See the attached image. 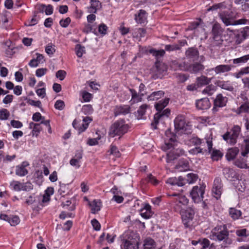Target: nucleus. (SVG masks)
Wrapping results in <instances>:
<instances>
[{
	"label": "nucleus",
	"mask_w": 249,
	"mask_h": 249,
	"mask_svg": "<svg viewBox=\"0 0 249 249\" xmlns=\"http://www.w3.org/2000/svg\"><path fill=\"white\" fill-rule=\"evenodd\" d=\"M165 143L162 146V149L165 151L170 150L167 153L166 161L167 162H170L177 159L180 155L183 154L184 151L182 149L174 148L176 143V137L174 133L171 132L170 129H167L165 131Z\"/></svg>",
	"instance_id": "1"
},
{
	"label": "nucleus",
	"mask_w": 249,
	"mask_h": 249,
	"mask_svg": "<svg viewBox=\"0 0 249 249\" xmlns=\"http://www.w3.org/2000/svg\"><path fill=\"white\" fill-rule=\"evenodd\" d=\"M120 239L122 249H138L140 237L137 233L127 231L120 236Z\"/></svg>",
	"instance_id": "2"
},
{
	"label": "nucleus",
	"mask_w": 249,
	"mask_h": 249,
	"mask_svg": "<svg viewBox=\"0 0 249 249\" xmlns=\"http://www.w3.org/2000/svg\"><path fill=\"white\" fill-rule=\"evenodd\" d=\"M229 231L225 225L216 226L212 229L210 234L211 240L218 241H224L225 247L232 243V240L229 238Z\"/></svg>",
	"instance_id": "3"
},
{
	"label": "nucleus",
	"mask_w": 249,
	"mask_h": 249,
	"mask_svg": "<svg viewBox=\"0 0 249 249\" xmlns=\"http://www.w3.org/2000/svg\"><path fill=\"white\" fill-rule=\"evenodd\" d=\"M129 128V125L126 124L124 120H118L111 125L108 135L112 138L115 136L121 137L128 131Z\"/></svg>",
	"instance_id": "4"
},
{
	"label": "nucleus",
	"mask_w": 249,
	"mask_h": 249,
	"mask_svg": "<svg viewBox=\"0 0 249 249\" xmlns=\"http://www.w3.org/2000/svg\"><path fill=\"white\" fill-rule=\"evenodd\" d=\"M176 211L180 213L182 222L185 228L191 229L194 226V216L196 213L194 208L188 207L186 209L180 210L179 208H177Z\"/></svg>",
	"instance_id": "5"
},
{
	"label": "nucleus",
	"mask_w": 249,
	"mask_h": 249,
	"mask_svg": "<svg viewBox=\"0 0 249 249\" xmlns=\"http://www.w3.org/2000/svg\"><path fill=\"white\" fill-rule=\"evenodd\" d=\"M241 127L238 125H234L231 128V131H227L222 136V138L227 143L233 145L237 142V139L241 134Z\"/></svg>",
	"instance_id": "6"
},
{
	"label": "nucleus",
	"mask_w": 249,
	"mask_h": 249,
	"mask_svg": "<svg viewBox=\"0 0 249 249\" xmlns=\"http://www.w3.org/2000/svg\"><path fill=\"white\" fill-rule=\"evenodd\" d=\"M205 189V186L203 185L195 186L193 187L190 192V195L194 202L199 203L203 200Z\"/></svg>",
	"instance_id": "7"
},
{
	"label": "nucleus",
	"mask_w": 249,
	"mask_h": 249,
	"mask_svg": "<svg viewBox=\"0 0 249 249\" xmlns=\"http://www.w3.org/2000/svg\"><path fill=\"white\" fill-rule=\"evenodd\" d=\"M223 29L219 23H215L213 25L212 30V37L213 40L216 42V44H221L223 41Z\"/></svg>",
	"instance_id": "8"
},
{
	"label": "nucleus",
	"mask_w": 249,
	"mask_h": 249,
	"mask_svg": "<svg viewBox=\"0 0 249 249\" xmlns=\"http://www.w3.org/2000/svg\"><path fill=\"white\" fill-rule=\"evenodd\" d=\"M170 110L168 108L164 109L163 111H159L154 116V121L151 123V127L153 129L158 128L157 125L160 122H162L165 117H168L170 114Z\"/></svg>",
	"instance_id": "9"
},
{
	"label": "nucleus",
	"mask_w": 249,
	"mask_h": 249,
	"mask_svg": "<svg viewBox=\"0 0 249 249\" xmlns=\"http://www.w3.org/2000/svg\"><path fill=\"white\" fill-rule=\"evenodd\" d=\"M10 188L15 191H29L33 188L30 182L21 183L18 181H13L10 184Z\"/></svg>",
	"instance_id": "10"
},
{
	"label": "nucleus",
	"mask_w": 249,
	"mask_h": 249,
	"mask_svg": "<svg viewBox=\"0 0 249 249\" xmlns=\"http://www.w3.org/2000/svg\"><path fill=\"white\" fill-rule=\"evenodd\" d=\"M205 141L207 143L208 149L209 153H211V157L213 160H218L223 156V154L218 150H213L212 138L210 136L205 138Z\"/></svg>",
	"instance_id": "11"
},
{
	"label": "nucleus",
	"mask_w": 249,
	"mask_h": 249,
	"mask_svg": "<svg viewBox=\"0 0 249 249\" xmlns=\"http://www.w3.org/2000/svg\"><path fill=\"white\" fill-rule=\"evenodd\" d=\"M91 121V118L89 117H86L83 118L82 123L78 122L74 120L72 123V125L79 133H81L87 129Z\"/></svg>",
	"instance_id": "12"
},
{
	"label": "nucleus",
	"mask_w": 249,
	"mask_h": 249,
	"mask_svg": "<svg viewBox=\"0 0 249 249\" xmlns=\"http://www.w3.org/2000/svg\"><path fill=\"white\" fill-rule=\"evenodd\" d=\"M220 18L223 22L226 25H241L246 24L248 22V20L245 18H241L236 20L234 21V23H232V21L230 18L229 15L226 14L225 13H220L219 15Z\"/></svg>",
	"instance_id": "13"
},
{
	"label": "nucleus",
	"mask_w": 249,
	"mask_h": 249,
	"mask_svg": "<svg viewBox=\"0 0 249 249\" xmlns=\"http://www.w3.org/2000/svg\"><path fill=\"white\" fill-rule=\"evenodd\" d=\"M222 187L221 179L216 178L213 182L212 193L213 196L216 199H219L221 196L223 191Z\"/></svg>",
	"instance_id": "14"
},
{
	"label": "nucleus",
	"mask_w": 249,
	"mask_h": 249,
	"mask_svg": "<svg viewBox=\"0 0 249 249\" xmlns=\"http://www.w3.org/2000/svg\"><path fill=\"white\" fill-rule=\"evenodd\" d=\"M170 196H177V198H176V206L175 207V209L176 211V209L178 208H179L180 210L181 209H183L182 208V206H186L188 203V199L187 198V197L183 195H179L176 193H173L171 195H170Z\"/></svg>",
	"instance_id": "15"
},
{
	"label": "nucleus",
	"mask_w": 249,
	"mask_h": 249,
	"mask_svg": "<svg viewBox=\"0 0 249 249\" xmlns=\"http://www.w3.org/2000/svg\"><path fill=\"white\" fill-rule=\"evenodd\" d=\"M227 102V98L226 97L223 96L221 94L217 95L214 100V107L213 108V112H215L217 111V107H222L225 106Z\"/></svg>",
	"instance_id": "16"
},
{
	"label": "nucleus",
	"mask_w": 249,
	"mask_h": 249,
	"mask_svg": "<svg viewBox=\"0 0 249 249\" xmlns=\"http://www.w3.org/2000/svg\"><path fill=\"white\" fill-rule=\"evenodd\" d=\"M180 69L183 71H188L191 72L196 73L204 69V66L200 63H195L190 66H188L185 64L182 66L179 64Z\"/></svg>",
	"instance_id": "17"
},
{
	"label": "nucleus",
	"mask_w": 249,
	"mask_h": 249,
	"mask_svg": "<svg viewBox=\"0 0 249 249\" xmlns=\"http://www.w3.org/2000/svg\"><path fill=\"white\" fill-rule=\"evenodd\" d=\"M175 129L177 130H185L188 125L186 124L183 116H178L174 120Z\"/></svg>",
	"instance_id": "18"
},
{
	"label": "nucleus",
	"mask_w": 249,
	"mask_h": 249,
	"mask_svg": "<svg viewBox=\"0 0 249 249\" xmlns=\"http://www.w3.org/2000/svg\"><path fill=\"white\" fill-rule=\"evenodd\" d=\"M140 214L145 219L150 218L153 215V213L151 210V206L148 203L143 204L140 210Z\"/></svg>",
	"instance_id": "19"
},
{
	"label": "nucleus",
	"mask_w": 249,
	"mask_h": 249,
	"mask_svg": "<svg viewBox=\"0 0 249 249\" xmlns=\"http://www.w3.org/2000/svg\"><path fill=\"white\" fill-rule=\"evenodd\" d=\"M231 70V66L229 65H219L216 67L208 69V72L214 71L216 74H221L222 73L228 72Z\"/></svg>",
	"instance_id": "20"
},
{
	"label": "nucleus",
	"mask_w": 249,
	"mask_h": 249,
	"mask_svg": "<svg viewBox=\"0 0 249 249\" xmlns=\"http://www.w3.org/2000/svg\"><path fill=\"white\" fill-rule=\"evenodd\" d=\"M82 153L81 151H77L74 156L70 160V164L78 169L81 166V160L82 158Z\"/></svg>",
	"instance_id": "21"
},
{
	"label": "nucleus",
	"mask_w": 249,
	"mask_h": 249,
	"mask_svg": "<svg viewBox=\"0 0 249 249\" xmlns=\"http://www.w3.org/2000/svg\"><path fill=\"white\" fill-rule=\"evenodd\" d=\"M235 233L238 237L237 241L239 242H245L246 238L249 236V231L244 228L236 230Z\"/></svg>",
	"instance_id": "22"
},
{
	"label": "nucleus",
	"mask_w": 249,
	"mask_h": 249,
	"mask_svg": "<svg viewBox=\"0 0 249 249\" xmlns=\"http://www.w3.org/2000/svg\"><path fill=\"white\" fill-rule=\"evenodd\" d=\"M196 105L198 109L205 110L210 108L211 104L208 98H204L197 100L196 103Z\"/></svg>",
	"instance_id": "23"
},
{
	"label": "nucleus",
	"mask_w": 249,
	"mask_h": 249,
	"mask_svg": "<svg viewBox=\"0 0 249 249\" xmlns=\"http://www.w3.org/2000/svg\"><path fill=\"white\" fill-rule=\"evenodd\" d=\"M29 163L27 161H23L21 164L16 167V174L17 175L20 177L25 176L28 172L26 167L29 165Z\"/></svg>",
	"instance_id": "24"
},
{
	"label": "nucleus",
	"mask_w": 249,
	"mask_h": 249,
	"mask_svg": "<svg viewBox=\"0 0 249 249\" xmlns=\"http://www.w3.org/2000/svg\"><path fill=\"white\" fill-rule=\"evenodd\" d=\"M90 6L87 8L89 13H96L102 7V4L99 0H90Z\"/></svg>",
	"instance_id": "25"
},
{
	"label": "nucleus",
	"mask_w": 249,
	"mask_h": 249,
	"mask_svg": "<svg viewBox=\"0 0 249 249\" xmlns=\"http://www.w3.org/2000/svg\"><path fill=\"white\" fill-rule=\"evenodd\" d=\"M130 92L131 94V104L138 103L142 101V98L145 95V93H139L134 89H130Z\"/></svg>",
	"instance_id": "26"
},
{
	"label": "nucleus",
	"mask_w": 249,
	"mask_h": 249,
	"mask_svg": "<svg viewBox=\"0 0 249 249\" xmlns=\"http://www.w3.org/2000/svg\"><path fill=\"white\" fill-rule=\"evenodd\" d=\"M239 152V149L237 147H233L229 148L226 154V158L228 161L235 159Z\"/></svg>",
	"instance_id": "27"
},
{
	"label": "nucleus",
	"mask_w": 249,
	"mask_h": 249,
	"mask_svg": "<svg viewBox=\"0 0 249 249\" xmlns=\"http://www.w3.org/2000/svg\"><path fill=\"white\" fill-rule=\"evenodd\" d=\"M147 15L145 11L140 10L137 14L135 15V20L138 24H142L146 22Z\"/></svg>",
	"instance_id": "28"
},
{
	"label": "nucleus",
	"mask_w": 249,
	"mask_h": 249,
	"mask_svg": "<svg viewBox=\"0 0 249 249\" xmlns=\"http://www.w3.org/2000/svg\"><path fill=\"white\" fill-rule=\"evenodd\" d=\"M166 183L171 185H177L178 186H182L185 184L184 180L181 177L170 178L166 180Z\"/></svg>",
	"instance_id": "29"
},
{
	"label": "nucleus",
	"mask_w": 249,
	"mask_h": 249,
	"mask_svg": "<svg viewBox=\"0 0 249 249\" xmlns=\"http://www.w3.org/2000/svg\"><path fill=\"white\" fill-rule=\"evenodd\" d=\"M156 72L157 77L161 78L166 73L167 68L166 65L162 63L156 64Z\"/></svg>",
	"instance_id": "30"
},
{
	"label": "nucleus",
	"mask_w": 249,
	"mask_h": 249,
	"mask_svg": "<svg viewBox=\"0 0 249 249\" xmlns=\"http://www.w3.org/2000/svg\"><path fill=\"white\" fill-rule=\"evenodd\" d=\"M198 52L194 48H189L185 52V55L187 58L192 61L196 60L198 58Z\"/></svg>",
	"instance_id": "31"
},
{
	"label": "nucleus",
	"mask_w": 249,
	"mask_h": 249,
	"mask_svg": "<svg viewBox=\"0 0 249 249\" xmlns=\"http://www.w3.org/2000/svg\"><path fill=\"white\" fill-rule=\"evenodd\" d=\"M89 205L91 208V213L94 214L99 212L102 207V203L100 200L95 199L91 202L89 201Z\"/></svg>",
	"instance_id": "32"
},
{
	"label": "nucleus",
	"mask_w": 249,
	"mask_h": 249,
	"mask_svg": "<svg viewBox=\"0 0 249 249\" xmlns=\"http://www.w3.org/2000/svg\"><path fill=\"white\" fill-rule=\"evenodd\" d=\"M29 128L32 129V135L33 136L37 137L42 129L40 124H35L31 122L29 124Z\"/></svg>",
	"instance_id": "33"
},
{
	"label": "nucleus",
	"mask_w": 249,
	"mask_h": 249,
	"mask_svg": "<svg viewBox=\"0 0 249 249\" xmlns=\"http://www.w3.org/2000/svg\"><path fill=\"white\" fill-rule=\"evenodd\" d=\"M130 107L127 105H121L120 106L116 107L115 110V115L116 116L120 114H126L129 112Z\"/></svg>",
	"instance_id": "34"
},
{
	"label": "nucleus",
	"mask_w": 249,
	"mask_h": 249,
	"mask_svg": "<svg viewBox=\"0 0 249 249\" xmlns=\"http://www.w3.org/2000/svg\"><path fill=\"white\" fill-rule=\"evenodd\" d=\"M204 24L202 20L199 18L196 21L192 22L189 26V29L193 30L197 28H200L201 31L203 32L204 31Z\"/></svg>",
	"instance_id": "35"
},
{
	"label": "nucleus",
	"mask_w": 249,
	"mask_h": 249,
	"mask_svg": "<svg viewBox=\"0 0 249 249\" xmlns=\"http://www.w3.org/2000/svg\"><path fill=\"white\" fill-rule=\"evenodd\" d=\"M145 34L146 30L143 28L136 29L132 33L133 37L138 39L139 41L142 37L145 36Z\"/></svg>",
	"instance_id": "36"
},
{
	"label": "nucleus",
	"mask_w": 249,
	"mask_h": 249,
	"mask_svg": "<svg viewBox=\"0 0 249 249\" xmlns=\"http://www.w3.org/2000/svg\"><path fill=\"white\" fill-rule=\"evenodd\" d=\"M247 158H240L236 160L234 162L235 166H237L240 168L242 169H248L249 166L248 165L247 162Z\"/></svg>",
	"instance_id": "37"
},
{
	"label": "nucleus",
	"mask_w": 249,
	"mask_h": 249,
	"mask_svg": "<svg viewBox=\"0 0 249 249\" xmlns=\"http://www.w3.org/2000/svg\"><path fill=\"white\" fill-rule=\"evenodd\" d=\"M143 249H156V243L150 238L145 239L143 241Z\"/></svg>",
	"instance_id": "38"
},
{
	"label": "nucleus",
	"mask_w": 249,
	"mask_h": 249,
	"mask_svg": "<svg viewBox=\"0 0 249 249\" xmlns=\"http://www.w3.org/2000/svg\"><path fill=\"white\" fill-rule=\"evenodd\" d=\"M217 86L221 89L230 91H232L234 89L233 86L230 81H218L217 82Z\"/></svg>",
	"instance_id": "39"
},
{
	"label": "nucleus",
	"mask_w": 249,
	"mask_h": 249,
	"mask_svg": "<svg viewBox=\"0 0 249 249\" xmlns=\"http://www.w3.org/2000/svg\"><path fill=\"white\" fill-rule=\"evenodd\" d=\"M163 95L164 92L162 90L154 91L148 96L147 99L148 101L157 100L163 97Z\"/></svg>",
	"instance_id": "40"
},
{
	"label": "nucleus",
	"mask_w": 249,
	"mask_h": 249,
	"mask_svg": "<svg viewBox=\"0 0 249 249\" xmlns=\"http://www.w3.org/2000/svg\"><path fill=\"white\" fill-rule=\"evenodd\" d=\"M248 60H249V54L245 55L242 57L233 59L232 60V63L233 64L239 66L247 62Z\"/></svg>",
	"instance_id": "41"
},
{
	"label": "nucleus",
	"mask_w": 249,
	"mask_h": 249,
	"mask_svg": "<svg viewBox=\"0 0 249 249\" xmlns=\"http://www.w3.org/2000/svg\"><path fill=\"white\" fill-rule=\"evenodd\" d=\"M229 214L233 219L236 220L241 216L242 212L235 208H231L229 209Z\"/></svg>",
	"instance_id": "42"
},
{
	"label": "nucleus",
	"mask_w": 249,
	"mask_h": 249,
	"mask_svg": "<svg viewBox=\"0 0 249 249\" xmlns=\"http://www.w3.org/2000/svg\"><path fill=\"white\" fill-rule=\"evenodd\" d=\"M202 144V141L196 136H193L190 138L187 142V144L190 146H197Z\"/></svg>",
	"instance_id": "43"
},
{
	"label": "nucleus",
	"mask_w": 249,
	"mask_h": 249,
	"mask_svg": "<svg viewBox=\"0 0 249 249\" xmlns=\"http://www.w3.org/2000/svg\"><path fill=\"white\" fill-rule=\"evenodd\" d=\"M83 32L86 34H89V33H93L96 34V29L95 26L93 24L91 23H85L84 27L83 29Z\"/></svg>",
	"instance_id": "44"
},
{
	"label": "nucleus",
	"mask_w": 249,
	"mask_h": 249,
	"mask_svg": "<svg viewBox=\"0 0 249 249\" xmlns=\"http://www.w3.org/2000/svg\"><path fill=\"white\" fill-rule=\"evenodd\" d=\"M189 168L188 162L187 161H180L177 165L176 169L179 172L187 171Z\"/></svg>",
	"instance_id": "45"
},
{
	"label": "nucleus",
	"mask_w": 249,
	"mask_h": 249,
	"mask_svg": "<svg viewBox=\"0 0 249 249\" xmlns=\"http://www.w3.org/2000/svg\"><path fill=\"white\" fill-rule=\"evenodd\" d=\"M237 113H247L249 114V102H245L242 104L237 109Z\"/></svg>",
	"instance_id": "46"
},
{
	"label": "nucleus",
	"mask_w": 249,
	"mask_h": 249,
	"mask_svg": "<svg viewBox=\"0 0 249 249\" xmlns=\"http://www.w3.org/2000/svg\"><path fill=\"white\" fill-rule=\"evenodd\" d=\"M240 150L242 156L247 158L249 154V145L248 143H242L240 146Z\"/></svg>",
	"instance_id": "47"
},
{
	"label": "nucleus",
	"mask_w": 249,
	"mask_h": 249,
	"mask_svg": "<svg viewBox=\"0 0 249 249\" xmlns=\"http://www.w3.org/2000/svg\"><path fill=\"white\" fill-rule=\"evenodd\" d=\"M211 81L210 78H208L206 76L202 75L200 77L197 78V82L198 85L204 86L209 84Z\"/></svg>",
	"instance_id": "48"
},
{
	"label": "nucleus",
	"mask_w": 249,
	"mask_h": 249,
	"mask_svg": "<svg viewBox=\"0 0 249 249\" xmlns=\"http://www.w3.org/2000/svg\"><path fill=\"white\" fill-rule=\"evenodd\" d=\"M169 99H165L163 100L160 101L155 105V108L158 111L162 110L168 104Z\"/></svg>",
	"instance_id": "49"
},
{
	"label": "nucleus",
	"mask_w": 249,
	"mask_h": 249,
	"mask_svg": "<svg viewBox=\"0 0 249 249\" xmlns=\"http://www.w3.org/2000/svg\"><path fill=\"white\" fill-rule=\"evenodd\" d=\"M9 111L6 108H1L0 109V120L4 121L8 119L10 116Z\"/></svg>",
	"instance_id": "50"
},
{
	"label": "nucleus",
	"mask_w": 249,
	"mask_h": 249,
	"mask_svg": "<svg viewBox=\"0 0 249 249\" xmlns=\"http://www.w3.org/2000/svg\"><path fill=\"white\" fill-rule=\"evenodd\" d=\"M148 107V106L146 104H143L139 107L137 110V113L139 119H141L142 117L145 114Z\"/></svg>",
	"instance_id": "51"
},
{
	"label": "nucleus",
	"mask_w": 249,
	"mask_h": 249,
	"mask_svg": "<svg viewBox=\"0 0 249 249\" xmlns=\"http://www.w3.org/2000/svg\"><path fill=\"white\" fill-rule=\"evenodd\" d=\"M197 178L196 174L191 173L187 175L186 180L188 183L192 184L196 181Z\"/></svg>",
	"instance_id": "52"
},
{
	"label": "nucleus",
	"mask_w": 249,
	"mask_h": 249,
	"mask_svg": "<svg viewBox=\"0 0 249 249\" xmlns=\"http://www.w3.org/2000/svg\"><path fill=\"white\" fill-rule=\"evenodd\" d=\"M249 73V67H246L242 68L239 72L233 73V75L237 78H239L242 77L244 74Z\"/></svg>",
	"instance_id": "53"
},
{
	"label": "nucleus",
	"mask_w": 249,
	"mask_h": 249,
	"mask_svg": "<svg viewBox=\"0 0 249 249\" xmlns=\"http://www.w3.org/2000/svg\"><path fill=\"white\" fill-rule=\"evenodd\" d=\"M80 95L85 102H89L92 98V95L86 91H81Z\"/></svg>",
	"instance_id": "54"
},
{
	"label": "nucleus",
	"mask_w": 249,
	"mask_h": 249,
	"mask_svg": "<svg viewBox=\"0 0 249 249\" xmlns=\"http://www.w3.org/2000/svg\"><path fill=\"white\" fill-rule=\"evenodd\" d=\"M85 48L80 45H76L75 47V53L78 57H81L85 53Z\"/></svg>",
	"instance_id": "55"
},
{
	"label": "nucleus",
	"mask_w": 249,
	"mask_h": 249,
	"mask_svg": "<svg viewBox=\"0 0 249 249\" xmlns=\"http://www.w3.org/2000/svg\"><path fill=\"white\" fill-rule=\"evenodd\" d=\"M215 91V87L214 86L211 85L207 86L202 91V93L208 95H212Z\"/></svg>",
	"instance_id": "56"
},
{
	"label": "nucleus",
	"mask_w": 249,
	"mask_h": 249,
	"mask_svg": "<svg viewBox=\"0 0 249 249\" xmlns=\"http://www.w3.org/2000/svg\"><path fill=\"white\" fill-rule=\"evenodd\" d=\"M20 222L19 217L16 215H10L8 223L12 226L18 225Z\"/></svg>",
	"instance_id": "57"
},
{
	"label": "nucleus",
	"mask_w": 249,
	"mask_h": 249,
	"mask_svg": "<svg viewBox=\"0 0 249 249\" xmlns=\"http://www.w3.org/2000/svg\"><path fill=\"white\" fill-rule=\"evenodd\" d=\"M82 111L85 114H90L93 112V109L91 105H85L82 107Z\"/></svg>",
	"instance_id": "58"
},
{
	"label": "nucleus",
	"mask_w": 249,
	"mask_h": 249,
	"mask_svg": "<svg viewBox=\"0 0 249 249\" xmlns=\"http://www.w3.org/2000/svg\"><path fill=\"white\" fill-rule=\"evenodd\" d=\"M165 50L167 52H171L176 50H178L180 49V47L179 45L177 44H174L172 45H166L165 46Z\"/></svg>",
	"instance_id": "59"
},
{
	"label": "nucleus",
	"mask_w": 249,
	"mask_h": 249,
	"mask_svg": "<svg viewBox=\"0 0 249 249\" xmlns=\"http://www.w3.org/2000/svg\"><path fill=\"white\" fill-rule=\"evenodd\" d=\"M55 51V46L52 44H49L45 48V52L49 55H53Z\"/></svg>",
	"instance_id": "60"
},
{
	"label": "nucleus",
	"mask_w": 249,
	"mask_h": 249,
	"mask_svg": "<svg viewBox=\"0 0 249 249\" xmlns=\"http://www.w3.org/2000/svg\"><path fill=\"white\" fill-rule=\"evenodd\" d=\"M71 19L68 17L65 19H62L59 21V24L63 28H67L71 23Z\"/></svg>",
	"instance_id": "61"
},
{
	"label": "nucleus",
	"mask_w": 249,
	"mask_h": 249,
	"mask_svg": "<svg viewBox=\"0 0 249 249\" xmlns=\"http://www.w3.org/2000/svg\"><path fill=\"white\" fill-rule=\"evenodd\" d=\"M38 23V19L36 18V16H34V17L27 21L25 23V25L27 26H32L36 25Z\"/></svg>",
	"instance_id": "62"
},
{
	"label": "nucleus",
	"mask_w": 249,
	"mask_h": 249,
	"mask_svg": "<svg viewBox=\"0 0 249 249\" xmlns=\"http://www.w3.org/2000/svg\"><path fill=\"white\" fill-rule=\"evenodd\" d=\"M199 242L202 247L201 249H205L208 248L210 245V241L206 238H203L202 240H200Z\"/></svg>",
	"instance_id": "63"
},
{
	"label": "nucleus",
	"mask_w": 249,
	"mask_h": 249,
	"mask_svg": "<svg viewBox=\"0 0 249 249\" xmlns=\"http://www.w3.org/2000/svg\"><path fill=\"white\" fill-rule=\"evenodd\" d=\"M107 28L106 24L104 23L101 24L98 26V32L100 34L105 35L107 34Z\"/></svg>",
	"instance_id": "64"
}]
</instances>
